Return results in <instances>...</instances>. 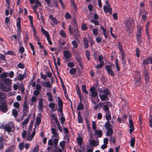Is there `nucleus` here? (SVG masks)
<instances>
[{
  "mask_svg": "<svg viewBox=\"0 0 152 152\" xmlns=\"http://www.w3.org/2000/svg\"><path fill=\"white\" fill-rule=\"evenodd\" d=\"M0 83V88L4 92L10 91L11 88V80L8 78L2 79Z\"/></svg>",
  "mask_w": 152,
  "mask_h": 152,
  "instance_id": "1",
  "label": "nucleus"
},
{
  "mask_svg": "<svg viewBox=\"0 0 152 152\" xmlns=\"http://www.w3.org/2000/svg\"><path fill=\"white\" fill-rule=\"evenodd\" d=\"M134 20L133 19L132 20H126L125 21V30L129 34L132 33L133 31L134 28Z\"/></svg>",
  "mask_w": 152,
  "mask_h": 152,
  "instance_id": "2",
  "label": "nucleus"
},
{
  "mask_svg": "<svg viewBox=\"0 0 152 152\" xmlns=\"http://www.w3.org/2000/svg\"><path fill=\"white\" fill-rule=\"evenodd\" d=\"M6 100H0V110L3 113H6L8 110V108Z\"/></svg>",
  "mask_w": 152,
  "mask_h": 152,
  "instance_id": "3",
  "label": "nucleus"
},
{
  "mask_svg": "<svg viewBox=\"0 0 152 152\" xmlns=\"http://www.w3.org/2000/svg\"><path fill=\"white\" fill-rule=\"evenodd\" d=\"M141 27L140 25H138L137 27V30L136 34V40L139 44L141 42Z\"/></svg>",
  "mask_w": 152,
  "mask_h": 152,
  "instance_id": "4",
  "label": "nucleus"
},
{
  "mask_svg": "<svg viewBox=\"0 0 152 152\" xmlns=\"http://www.w3.org/2000/svg\"><path fill=\"white\" fill-rule=\"evenodd\" d=\"M69 30L70 34H74L75 36H77L79 35V31L77 27H72L70 25L69 26Z\"/></svg>",
  "mask_w": 152,
  "mask_h": 152,
  "instance_id": "5",
  "label": "nucleus"
},
{
  "mask_svg": "<svg viewBox=\"0 0 152 152\" xmlns=\"http://www.w3.org/2000/svg\"><path fill=\"white\" fill-rule=\"evenodd\" d=\"M114 64H111V65H106L105 68L108 73L112 76H114L115 74L111 69L112 67H113Z\"/></svg>",
  "mask_w": 152,
  "mask_h": 152,
  "instance_id": "6",
  "label": "nucleus"
},
{
  "mask_svg": "<svg viewBox=\"0 0 152 152\" xmlns=\"http://www.w3.org/2000/svg\"><path fill=\"white\" fill-rule=\"evenodd\" d=\"M21 18L18 17L17 19V21L16 23V26L17 27L18 30L17 31V35H19L21 32Z\"/></svg>",
  "mask_w": 152,
  "mask_h": 152,
  "instance_id": "7",
  "label": "nucleus"
},
{
  "mask_svg": "<svg viewBox=\"0 0 152 152\" xmlns=\"http://www.w3.org/2000/svg\"><path fill=\"white\" fill-rule=\"evenodd\" d=\"M144 76L145 82L148 83L150 82V78L148 70L145 68L144 70Z\"/></svg>",
  "mask_w": 152,
  "mask_h": 152,
  "instance_id": "8",
  "label": "nucleus"
},
{
  "mask_svg": "<svg viewBox=\"0 0 152 152\" xmlns=\"http://www.w3.org/2000/svg\"><path fill=\"white\" fill-rule=\"evenodd\" d=\"M74 56L77 62H82L81 58L80 55L78 54V52H77L75 50L73 51Z\"/></svg>",
  "mask_w": 152,
  "mask_h": 152,
  "instance_id": "9",
  "label": "nucleus"
},
{
  "mask_svg": "<svg viewBox=\"0 0 152 152\" xmlns=\"http://www.w3.org/2000/svg\"><path fill=\"white\" fill-rule=\"evenodd\" d=\"M149 64H152V58L151 57L144 59L143 60L142 65H145Z\"/></svg>",
  "mask_w": 152,
  "mask_h": 152,
  "instance_id": "10",
  "label": "nucleus"
},
{
  "mask_svg": "<svg viewBox=\"0 0 152 152\" xmlns=\"http://www.w3.org/2000/svg\"><path fill=\"white\" fill-rule=\"evenodd\" d=\"M102 134V132L101 130H96L94 132V135L96 139L99 137H101Z\"/></svg>",
  "mask_w": 152,
  "mask_h": 152,
  "instance_id": "11",
  "label": "nucleus"
},
{
  "mask_svg": "<svg viewBox=\"0 0 152 152\" xmlns=\"http://www.w3.org/2000/svg\"><path fill=\"white\" fill-rule=\"evenodd\" d=\"M103 9L105 13L109 12L110 14H112V9L110 7H107L105 5L103 7Z\"/></svg>",
  "mask_w": 152,
  "mask_h": 152,
  "instance_id": "12",
  "label": "nucleus"
},
{
  "mask_svg": "<svg viewBox=\"0 0 152 152\" xmlns=\"http://www.w3.org/2000/svg\"><path fill=\"white\" fill-rule=\"evenodd\" d=\"M43 99H42L41 98L39 100L38 106V109L39 110H40L41 112H43L42 108L43 107Z\"/></svg>",
  "mask_w": 152,
  "mask_h": 152,
  "instance_id": "13",
  "label": "nucleus"
},
{
  "mask_svg": "<svg viewBox=\"0 0 152 152\" xmlns=\"http://www.w3.org/2000/svg\"><path fill=\"white\" fill-rule=\"evenodd\" d=\"M51 131L54 137L55 138L59 137V134L58 133V130H56L55 128H52L51 129Z\"/></svg>",
  "mask_w": 152,
  "mask_h": 152,
  "instance_id": "14",
  "label": "nucleus"
},
{
  "mask_svg": "<svg viewBox=\"0 0 152 152\" xmlns=\"http://www.w3.org/2000/svg\"><path fill=\"white\" fill-rule=\"evenodd\" d=\"M64 57L68 60L71 57L72 54L69 51L65 50L64 52Z\"/></svg>",
  "mask_w": 152,
  "mask_h": 152,
  "instance_id": "15",
  "label": "nucleus"
},
{
  "mask_svg": "<svg viewBox=\"0 0 152 152\" xmlns=\"http://www.w3.org/2000/svg\"><path fill=\"white\" fill-rule=\"evenodd\" d=\"M107 131L106 133V135L107 136H112L113 133V131L112 128L107 129Z\"/></svg>",
  "mask_w": 152,
  "mask_h": 152,
  "instance_id": "16",
  "label": "nucleus"
},
{
  "mask_svg": "<svg viewBox=\"0 0 152 152\" xmlns=\"http://www.w3.org/2000/svg\"><path fill=\"white\" fill-rule=\"evenodd\" d=\"M150 26V23L148 22H147L146 26H145V30L146 34L148 36V38L149 40H150V35L149 34V30Z\"/></svg>",
  "mask_w": 152,
  "mask_h": 152,
  "instance_id": "17",
  "label": "nucleus"
},
{
  "mask_svg": "<svg viewBox=\"0 0 152 152\" xmlns=\"http://www.w3.org/2000/svg\"><path fill=\"white\" fill-rule=\"evenodd\" d=\"M134 76V80H141V76L140 73L137 71L135 72Z\"/></svg>",
  "mask_w": 152,
  "mask_h": 152,
  "instance_id": "18",
  "label": "nucleus"
},
{
  "mask_svg": "<svg viewBox=\"0 0 152 152\" xmlns=\"http://www.w3.org/2000/svg\"><path fill=\"white\" fill-rule=\"evenodd\" d=\"M36 128V126H35V128L34 129V131L33 132L31 135H30L28 138V140L29 141H31L32 140V139L34 137L35 134V128Z\"/></svg>",
  "mask_w": 152,
  "mask_h": 152,
  "instance_id": "19",
  "label": "nucleus"
},
{
  "mask_svg": "<svg viewBox=\"0 0 152 152\" xmlns=\"http://www.w3.org/2000/svg\"><path fill=\"white\" fill-rule=\"evenodd\" d=\"M83 42L84 43V47L85 48H87L88 47V40L87 38L85 37L83 39Z\"/></svg>",
  "mask_w": 152,
  "mask_h": 152,
  "instance_id": "20",
  "label": "nucleus"
},
{
  "mask_svg": "<svg viewBox=\"0 0 152 152\" xmlns=\"http://www.w3.org/2000/svg\"><path fill=\"white\" fill-rule=\"evenodd\" d=\"M76 91L77 95L79 98L80 102H81L83 99L81 93L80 92V88L79 87H76Z\"/></svg>",
  "mask_w": 152,
  "mask_h": 152,
  "instance_id": "21",
  "label": "nucleus"
},
{
  "mask_svg": "<svg viewBox=\"0 0 152 152\" xmlns=\"http://www.w3.org/2000/svg\"><path fill=\"white\" fill-rule=\"evenodd\" d=\"M15 148V146L13 145H12L8 147L5 151L4 152H13Z\"/></svg>",
  "mask_w": 152,
  "mask_h": 152,
  "instance_id": "22",
  "label": "nucleus"
},
{
  "mask_svg": "<svg viewBox=\"0 0 152 152\" xmlns=\"http://www.w3.org/2000/svg\"><path fill=\"white\" fill-rule=\"evenodd\" d=\"M110 122V121H107L105 123L104 126L106 129L112 128L113 126L111 125Z\"/></svg>",
  "mask_w": 152,
  "mask_h": 152,
  "instance_id": "23",
  "label": "nucleus"
},
{
  "mask_svg": "<svg viewBox=\"0 0 152 152\" xmlns=\"http://www.w3.org/2000/svg\"><path fill=\"white\" fill-rule=\"evenodd\" d=\"M4 130L8 133L10 132L12 129L11 127L8 125H5L4 127Z\"/></svg>",
  "mask_w": 152,
  "mask_h": 152,
  "instance_id": "24",
  "label": "nucleus"
},
{
  "mask_svg": "<svg viewBox=\"0 0 152 152\" xmlns=\"http://www.w3.org/2000/svg\"><path fill=\"white\" fill-rule=\"evenodd\" d=\"M99 96L102 101H104L109 100L107 96L106 95L103 94L101 96H100V94H99Z\"/></svg>",
  "mask_w": 152,
  "mask_h": 152,
  "instance_id": "25",
  "label": "nucleus"
},
{
  "mask_svg": "<svg viewBox=\"0 0 152 152\" xmlns=\"http://www.w3.org/2000/svg\"><path fill=\"white\" fill-rule=\"evenodd\" d=\"M23 110H28L29 108V107L28 105V104H27V100L26 99L25 100L23 106Z\"/></svg>",
  "mask_w": 152,
  "mask_h": 152,
  "instance_id": "26",
  "label": "nucleus"
},
{
  "mask_svg": "<svg viewBox=\"0 0 152 152\" xmlns=\"http://www.w3.org/2000/svg\"><path fill=\"white\" fill-rule=\"evenodd\" d=\"M49 18L54 24H57L58 23V21L57 20L56 18L55 17H53L52 15H49Z\"/></svg>",
  "mask_w": 152,
  "mask_h": 152,
  "instance_id": "27",
  "label": "nucleus"
},
{
  "mask_svg": "<svg viewBox=\"0 0 152 152\" xmlns=\"http://www.w3.org/2000/svg\"><path fill=\"white\" fill-rule=\"evenodd\" d=\"M97 141H98V142L97 144H96V141L94 140H92L90 141V144L92 146H96L98 145L99 142L98 140H97Z\"/></svg>",
  "mask_w": 152,
  "mask_h": 152,
  "instance_id": "28",
  "label": "nucleus"
},
{
  "mask_svg": "<svg viewBox=\"0 0 152 152\" xmlns=\"http://www.w3.org/2000/svg\"><path fill=\"white\" fill-rule=\"evenodd\" d=\"M105 118L107 121H109V120L111 119V117L110 111L106 113Z\"/></svg>",
  "mask_w": 152,
  "mask_h": 152,
  "instance_id": "29",
  "label": "nucleus"
},
{
  "mask_svg": "<svg viewBox=\"0 0 152 152\" xmlns=\"http://www.w3.org/2000/svg\"><path fill=\"white\" fill-rule=\"evenodd\" d=\"M42 84L45 87H47L49 88L51 87V84L50 82H42Z\"/></svg>",
  "mask_w": 152,
  "mask_h": 152,
  "instance_id": "30",
  "label": "nucleus"
},
{
  "mask_svg": "<svg viewBox=\"0 0 152 152\" xmlns=\"http://www.w3.org/2000/svg\"><path fill=\"white\" fill-rule=\"evenodd\" d=\"M78 122L79 123H81L83 122V118L80 115V112H79L78 114Z\"/></svg>",
  "mask_w": 152,
  "mask_h": 152,
  "instance_id": "31",
  "label": "nucleus"
},
{
  "mask_svg": "<svg viewBox=\"0 0 152 152\" xmlns=\"http://www.w3.org/2000/svg\"><path fill=\"white\" fill-rule=\"evenodd\" d=\"M135 141V139L134 137L132 138L130 140V146L132 148H134Z\"/></svg>",
  "mask_w": 152,
  "mask_h": 152,
  "instance_id": "32",
  "label": "nucleus"
},
{
  "mask_svg": "<svg viewBox=\"0 0 152 152\" xmlns=\"http://www.w3.org/2000/svg\"><path fill=\"white\" fill-rule=\"evenodd\" d=\"M6 98V96L5 94L3 92L0 93V100H3Z\"/></svg>",
  "mask_w": 152,
  "mask_h": 152,
  "instance_id": "33",
  "label": "nucleus"
},
{
  "mask_svg": "<svg viewBox=\"0 0 152 152\" xmlns=\"http://www.w3.org/2000/svg\"><path fill=\"white\" fill-rule=\"evenodd\" d=\"M77 141L78 145L81 146L83 141V139L81 137H79V138H77Z\"/></svg>",
  "mask_w": 152,
  "mask_h": 152,
  "instance_id": "34",
  "label": "nucleus"
},
{
  "mask_svg": "<svg viewBox=\"0 0 152 152\" xmlns=\"http://www.w3.org/2000/svg\"><path fill=\"white\" fill-rule=\"evenodd\" d=\"M41 31L43 34L45 35L46 37L49 35L48 32L46 31L43 27L41 28Z\"/></svg>",
  "mask_w": 152,
  "mask_h": 152,
  "instance_id": "35",
  "label": "nucleus"
},
{
  "mask_svg": "<svg viewBox=\"0 0 152 152\" xmlns=\"http://www.w3.org/2000/svg\"><path fill=\"white\" fill-rule=\"evenodd\" d=\"M134 85L135 87L139 85L141 83V80H134Z\"/></svg>",
  "mask_w": 152,
  "mask_h": 152,
  "instance_id": "36",
  "label": "nucleus"
},
{
  "mask_svg": "<svg viewBox=\"0 0 152 152\" xmlns=\"http://www.w3.org/2000/svg\"><path fill=\"white\" fill-rule=\"evenodd\" d=\"M59 139V137L55 138L53 140V144L55 147H56L57 146Z\"/></svg>",
  "mask_w": 152,
  "mask_h": 152,
  "instance_id": "37",
  "label": "nucleus"
},
{
  "mask_svg": "<svg viewBox=\"0 0 152 152\" xmlns=\"http://www.w3.org/2000/svg\"><path fill=\"white\" fill-rule=\"evenodd\" d=\"M115 66L117 68V71L118 72H119L120 71V69L118 64V59H117L115 60Z\"/></svg>",
  "mask_w": 152,
  "mask_h": 152,
  "instance_id": "38",
  "label": "nucleus"
},
{
  "mask_svg": "<svg viewBox=\"0 0 152 152\" xmlns=\"http://www.w3.org/2000/svg\"><path fill=\"white\" fill-rule=\"evenodd\" d=\"M12 115L14 116V117L16 118L18 115V112L16 110L13 109L12 111Z\"/></svg>",
  "mask_w": 152,
  "mask_h": 152,
  "instance_id": "39",
  "label": "nucleus"
},
{
  "mask_svg": "<svg viewBox=\"0 0 152 152\" xmlns=\"http://www.w3.org/2000/svg\"><path fill=\"white\" fill-rule=\"evenodd\" d=\"M81 102H80V103L79 104L77 107V110H83L84 108Z\"/></svg>",
  "mask_w": 152,
  "mask_h": 152,
  "instance_id": "40",
  "label": "nucleus"
},
{
  "mask_svg": "<svg viewBox=\"0 0 152 152\" xmlns=\"http://www.w3.org/2000/svg\"><path fill=\"white\" fill-rule=\"evenodd\" d=\"M136 54L137 58L140 56V50L139 47H137L135 49Z\"/></svg>",
  "mask_w": 152,
  "mask_h": 152,
  "instance_id": "41",
  "label": "nucleus"
},
{
  "mask_svg": "<svg viewBox=\"0 0 152 152\" xmlns=\"http://www.w3.org/2000/svg\"><path fill=\"white\" fill-rule=\"evenodd\" d=\"M24 78V75L23 74H19L18 75V80L20 81H22Z\"/></svg>",
  "mask_w": 152,
  "mask_h": 152,
  "instance_id": "42",
  "label": "nucleus"
},
{
  "mask_svg": "<svg viewBox=\"0 0 152 152\" xmlns=\"http://www.w3.org/2000/svg\"><path fill=\"white\" fill-rule=\"evenodd\" d=\"M82 89L83 91L86 94H88V92L86 89V86L85 85H83L82 86Z\"/></svg>",
  "mask_w": 152,
  "mask_h": 152,
  "instance_id": "43",
  "label": "nucleus"
},
{
  "mask_svg": "<svg viewBox=\"0 0 152 152\" xmlns=\"http://www.w3.org/2000/svg\"><path fill=\"white\" fill-rule=\"evenodd\" d=\"M59 34L62 37L64 38L66 37V34L65 33L64 31L62 30H61L60 31Z\"/></svg>",
  "mask_w": 152,
  "mask_h": 152,
  "instance_id": "44",
  "label": "nucleus"
},
{
  "mask_svg": "<svg viewBox=\"0 0 152 152\" xmlns=\"http://www.w3.org/2000/svg\"><path fill=\"white\" fill-rule=\"evenodd\" d=\"M30 118L29 114V116L25 119L22 122V124L23 125L26 124L29 121Z\"/></svg>",
  "mask_w": 152,
  "mask_h": 152,
  "instance_id": "45",
  "label": "nucleus"
},
{
  "mask_svg": "<svg viewBox=\"0 0 152 152\" xmlns=\"http://www.w3.org/2000/svg\"><path fill=\"white\" fill-rule=\"evenodd\" d=\"M66 141H62L60 142L59 145V146L63 148H64L65 147Z\"/></svg>",
  "mask_w": 152,
  "mask_h": 152,
  "instance_id": "46",
  "label": "nucleus"
},
{
  "mask_svg": "<svg viewBox=\"0 0 152 152\" xmlns=\"http://www.w3.org/2000/svg\"><path fill=\"white\" fill-rule=\"evenodd\" d=\"M58 105L59 107H63V102L62 100L58 97Z\"/></svg>",
  "mask_w": 152,
  "mask_h": 152,
  "instance_id": "47",
  "label": "nucleus"
},
{
  "mask_svg": "<svg viewBox=\"0 0 152 152\" xmlns=\"http://www.w3.org/2000/svg\"><path fill=\"white\" fill-rule=\"evenodd\" d=\"M103 108L105 112H109L110 111L109 110V107L106 105H103Z\"/></svg>",
  "mask_w": 152,
  "mask_h": 152,
  "instance_id": "48",
  "label": "nucleus"
},
{
  "mask_svg": "<svg viewBox=\"0 0 152 152\" xmlns=\"http://www.w3.org/2000/svg\"><path fill=\"white\" fill-rule=\"evenodd\" d=\"M86 56L88 59L89 60L90 59V54L89 51L87 50L86 51Z\"/></svg>",
  "mask_w": 152,
  "mask_h": 152,
  "instance_id": "49",
  "label": "nucleus"
},
{
  "mask_svg": "<svg viewBox=\"0 0 152 152\" xmlns=\"http://www.w3.org/2000/svg\"><path fill=\"white\" fill-rule=\"evenodd\" d=\"M110 141L112 142L113 144H115L116 142V140L115 137H113L112 136H110Z\"/></svg>",
  "mask_w": 152,
  "mask_h": 152,
  "instance_id": "50",
  "label": "nucleus"
},
{
  "mask_svg": "<svg viewBox=\"0 0 152 152\" xmlns=\"http://www.w3.org/2000/svg\"><path fill=\"white\" fill-rule=\"evenodd\" d=\"M104 61L101 62L99 64L96 66V69H99L102 67L104 65Z\"/></svg>",
  "mask_w": 152,
  "mask_h": 152,
  "instance_id": "51",
  "label": "nucleus"
},
{
  "mask_svg": "<svg viewBox=\"0 0 152 152\" xmlns=\"http://www.w3.org/2000/svg\"><path fill=\"white\" fill-rule=\"evenodd\" d=\"M88 28L87 27L85 23H83L81 25V29L83 31L86 30Z\"/></svg>",
  "mask_w": 152,
  "mask_h": 152,
  "instance_id": "52",
  "label": "nucleus"
},
{
  "mask_svg": "<svg viewBox=\"0 0 152 152\" xmlns=\"http://www.w3.org/2000/svg\"><path fill=\"white\" fill-rule=\"evenodd\" d=\"M41 118L39 117H37L36 118V123L37 125H39L41 123Z\"/></svg>",
  "mask_w": 152,
  "mask_h": 152,
  "instance_id": "53",
  "label": "nucleus"
},
{
  "mask_svg": "<svg viewBox=\"0 0 152 152\" xmlns=\"http://www.w3.org/2000/svg\"><path fill=\"white\" fill-rule=\"evenodd\" d=\"M72 44L73 47L75 48H77L78 45L76 41L75 40H74L72 41Z\"/></svg>",
  "mask_w": 152,
  "mask_h": 152,
  "instance_id": "54",
  "label": "nucleus"
},
{
  "mask_svg": "<svg viewBox=\"0 0 152 152\" xmlns=\"http://www.w3.org/2000/svg\"><path fill=\"white\" fill-rule=\"evenodd\" d=\"M17 66L18 68L22 69H24L25 67L24 65L22 63H19L18 64Z\"/></svg>",
  "mask_w": 152,
  "mask_h": 152,
  "instance_id": "55",
  "label": "nucleus"
},
{
  "mask_svg": "<svg viewBox=\"0 0 152 152\" xmlns=\"http://www.w3.org/2000/svg\"><path fill=\"white\" fill-rule=\"evenodd\" d=\"M64 93L65 96L66 97V99H68V100H69L72 103V102H71L70 99L69 98V97H68V95L66 91H64Z\"/></svg>",
  "mask_w": 152,
  "mask_h": 152,
  "instance_id": "56",
  "label": "nucleus"
},
{
  "mask_svg": "<svg viewBox=\"0 0 152 152\" xmlns=\"http://www.w3.org/2000/svg\"><path fill=\"white\" fill-rule=\"evenodd\" d=\"M76 69L75 68H72L70 69L69 72L72 75L74 74L76 72Z\"/></svg>",
  "mask_w": 152,
  "mask_h": 152,
  "instance_id": "57",
  "label": "nucleus"
},
{
  "mask_svg": "<svg viewBox=\"0 0 152 152\" xmlns=\"http://www.w3.org/2000/svg\"><path fill=\"white\" fill-rule=\"evenodd\" d=\"M103 92L104 94L108 96L109 94V91L108 88H106L103 90Z\"/></svg>",
  "mask_w": 152,
  "mask_h": 152,
  "instance_id": "58",
  "label": "nucleus"
},
{
  "mask_svg": "<svg viewBox=\"0 0 152 152\" xmlns=\"http://www.w3.org/2000/svg\"><path fill=\"white\" fill-rule=\"evenodd\" d=\"M59 119L61 121V124H63L64 122L65 121V118L64 116H61V117L59 118Z\"/></svg>",
  "mask_w": 152,
  "mask_h": 152,
  "instance_id": "59",
  "label": "nucleus"
},
{
  "mask_svg": "<svg viewBox=\"0 0 152 152\" xmlns=\"http://www.w3.org/2000/svg\"><path fill=\"white\" fill-rule=\"evenodd\" d=\"M98 32V30L96 28H95L93 29V34L95 36H96L97 35Z\"/></svg>",
  "mask_w": 152,
  "mask_h": 152,
  "instance_id": "60",
  "label": "nucleus"
},
{
  "mask_svg": "<svg viewBox=\"0 0 152 152\" xmlns=\"http://www.w3.org/2000/svg\"><path fill=\"white\" fill-rule=\"evenodd\" d=\"M5 54L6 55L11 54L13 56L15 55V54L14 52L13 51L11 50L7 51L5 53Z\"/></svg>",
  "mask_w": 152,
  "mask_h": 152,
  "instance_id": "61",
  "label": "nucleus"
},
{
  "mask_svg": "<svg viewBox=\"0 0 152 152\" xmlns=\"http://www.w3.org/2000/svg\"><path fill=\"white\" fill-rule=\"evenodd\" d=\"M129 122L130 124L129 128L134 127L132 121L131 119L129 120Z\"/></svg>",
  "mask_w": 152,
  "mask_h": 152,
  "instance_id": "62",
  "label": "nucleus"
},
{
  "mask_svg": "<svg viewBox=\"0 0 152 152\" xmlns=\"http://www.w3.org/2000/svg\"><path fill=\"white\" fill-rule=\"evenodd\" d=\"M65 17L66 19H69L71 18V15L69 13L66 12L65 13Z\"/></svg>",
  "mask_w": 152,
  "mask_h": 152,
  "instance_id": "63",
  "label": "nucleus"
},
{
  "mask_svg": "<svg viewBox=\"0 0 152 152\" xmlns=\"http://www.w3.org/2000/svg\"><path fill=\"white\" fill-rule=\"evenodd\" d=\"M39 148L38 145H37L33 149L32 151L33 152H37L39 151Z\"/></svg>",
  "mask_w": 152,
  "mask_h": 152,
  "instance_id": "64",
  "label": "nucleus"
}]
</instances>
